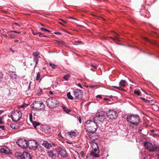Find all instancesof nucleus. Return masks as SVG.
I'll use <instances>...</instances> for the list:
<instances>
[{"label": "nucleus", "instance_id": "f257e3e1", "mask_svg": "<svg viewBox=\"0 0 159 159\" xmlns=\"http://www.w3.org/2000/svg\"><path fill=\"white\" fill-rule=\"evenodd\" d=\"M91 147L92 149L90 154V157L93 158L99 157V150L97 144L94 142H91Z\"/></svg>", "mask_w": 159, "mask_h": 159}, {"label": "nucleus", "instance_id": "f03ea898", "mask_svg": "<svg viewBox=\"0 0 159 159\" xmlns=\"http://www.w3.org/2000/svg\"><path fill=\"white\" fill-rule=\"evenodd\" d=\"M85 125L87 129L93 133H95L98 128V125L94 122V121L88 120L85 124Z\"/></svg>", "mask_w": 159, "mask_h": 159}, {"label": "nucleus", "instance_id": "7ed1b4c3", "mask_svg": "<svg viewBox=\"0 0 159 159\" xmlns=\"http://www.w3.org/2000/svg\"><path fill=\"white\" fill-rule=\"evenodd\" d=\"M46 105L50 108H53L58 106L59 102L56 98L51 97L48 98L46 101Z\"/></svg>", "mask_w": 159, "mask_h": 159}, {"label": "nucleus", "instance_id": "20e7f679", "mask_svg": "<svg viewBox=\"0 0 159 159\" xmlns=\"http://www.w3.org/2000/svg\"><path fill=\"white\" fill-rule=\"evenodd\" d=\"M127 119L131 124L137 125L139 123V117L137 115H132L127 116Z\"/></svg>", "mask_w": 159, "mask_h": 159}, {"label": "nucleus", "instance_id": "39448f33", "mask_svg": "<svg viewBox=\"0 0 159 159\" xmlns=\"http://www.w3.org/2000/svg\"><path fill=\"white\" fill-rule=\"evenodd\" d=\"M22 116L21 111L19 110H16L12 113L11 118L13 121L16 122L18 121Z\"/></svg>", "mask_w": 159, "mask_h": 159}, {"label": "nucleus", "instance_id": "423d86ee", "mask_svg": "<svg viewBox=\"0 0 159 159\" xmlns=\"http://www.w3.org/2000/svg\"><path fill=\"white\" fill-rule=\"evenodd\" d=\"M105 119L106 116L104 115L97 113L93 117V120L95 123L98 124L100 122L103 123Z\"/></svg>", "mask_w": 159, "mask_h": 159}, {"label": "nucleus", "instance_id": "0eeeda50", "mask_svg": "<svg viewBox=\"0 0 159 159\" xmlns=\"http://www.w3.org/2000/svg\"><path fill=\"white\" fill-rule=\"evenodd\" d=\"M73 93L76 99L81 100L82 99L83 92L81 90L78 89H74Z\"/></svg>", "mask_w": 159, "mask_h": 159}, {"label": "nucleus", "instance_id": "6e6552de", "mask_svg": "<svg viewBox=\"0 0 159 159\" xmlns=\"http://www.w3.org/2000/svg\"><path fill=\"white\" fill-rule=\"evenodd\" d=\"M144 146L150 152H153L156 149H157V147L155 145H153L151 143L148 142H145L144 144Z\"/></svg>", "mask_w": 159, "mask_h": 159}, {"label": "nucleus", "instance_id": "1a4fd4ad", "mask_svg": "<svg viewBox=\"0 0 159 159\" xmlns=\"http://www.w3.org/2000/svg\"><path fill=\"white\" fill-rule=\"evenodd\" d=\"M79 133L76 129L74 130H71L70 131L65 133V135L67 138H75L79 135Z\"/></svg>", "mask_w": 159, "mask_h": 159}, {"label": "nucleus", "instance_id": "9d476101", "mask_svg": "<svg viewBox=\"0 0 159 159\" xmlns=\"http://www.w3.org/2000/svg\"><path fill=\"white\" fill-rule=\"evenodd\" d=\"M33 107L36 110L40 111L42 110L44 107L43 103L40 101H35L33 103Z\"/></svg>", "mask_w": 159, "mask_h": 159}, {"label": "nucleus", "instance_id": "9b49d317", "mask_svg": "<svg viewBox=\"0 0 159 159\" xmlns=\"http://www.w3.org/2000/svg\"><path fill=\"white\" fill-rule=\"evenodd\" d=\"M107 114V117L111 119H115L117 116L116 111L112 110L108 111Z\"/></svg>", "mask_w": 159, "mask_h": 159}, {"label": "nucleus", "instance_id": "f8f14e48", "mask_svg": "<svg viewBox=\"0 0 159 159\" xmlns=\"http://www.w3.org/2000/svg\"><path fill=\"white\" fill-rule=\"evenodd\" d=\"M16 143L19 146L22 148H26L28 146V142L26 140H18Z\"/></svg>", "mask_w": 159, "mask_h": 159}, {"label": "nucleus", "instance_id": "ddd939ff", "mask_svg": "<svg viewBox=\"0 0 159 159\" xmlns=\"http://www.w3.org/2000/svg\"><path fill=\"white\" fill-rule=\"evenodd\" d=\"M38 142L35 140H29L28 142V146L30 148L36 149L38 148Z\"/></svg>", "mask_w": 159, "mask_h": 159}, {"label": "nucleus", "instance_id": "4468645a", "mask_svg": "<svg viewBox=\"0 0 159 159\" xmlns=\"http://www.w3.org/2000/svg\"><path fill=\"white\" fill-rule=\"evenodd\" d=\"M59 152L61 156L64 157H67V154L64 148L59 147L58 148Z\"/></svg>", "mask_w": 159, "mask_h": 159}, {"label": "nucleus", "instance_id": "2eb2a0df", "mask_svg": "<svg viewBox=\"0 0 159 159\" xmlns=\"http://www.w3.org/2000/svg\"><path fill=\"white\" fill-rule=\"evenodd\" d=\"M0 151L1 152L6 154H11V152L9 148L6 146H4L2 148Z\"/></svg>", "mask_w": 159, "mask_h": 159}, {"label": "nucleus", "instance_id": "dca6fc26", "mask_svg": "<svg viewBox=\"0 0 159 159\" xmlns=\"http://www.w3.org/2000/svg\"><path fill=\"white\" fill-rule=\"evenodd\" d=\"M22 157L21 159H32L30 154L27 152H24L22 153Z\"/></svg>", "mask_w": 159, "mask_h": 159}, {"label": "nucleus", "instance_id": "f3484780", "mask_svg": "<svg viewBox=\"0 0 159 159\" xmlns=\"http://www.w3.org/2000/svg\"><path fill=\"white\" fill-rule=\"evenodd\" d=\"M48 155L50 157L54 158L56 156V153L52 150H48L47 152Z\"/></svg>", "mask_w": 159, "mask_h": 159}, {"label": "nucleus", "instance_id": "a211bd4d", "mask_svg": "<svg viewBox=\"0 0 159 159\" xmlns=\"http://www.w3.org/2000/svg\"><path fill=\"white\" fill-rule=\"evenodd\" d=\"M42 145L47 148H49L52 147L51 145L48 142L46 141H44Z\"/></svg>", "mask_w": 159, "mask_h": 159}, {"label": "nucleus", "instance_id": "6ab92c4d", "mask_svg": "<svg viewBox=\"0 0 159 159\" xmlns=\"http://www.w3.org/2000/svg\"><path fill=\"white\" fill-rule=\"evenodd\" d=\"M22 153L20 152H16L14 154L15 156L19 159H21L22 158Z\"/></svg>", "mask_w": 159, "mask_h": 159}, {"label": "nucleus", "instance_id": "aec40b11", "mask_svg": "<svg viewBox=\"0 0 159 159\" xmlns=\"http://www.w3.org/2000/svg\"><path fill=\"white\" fill-rule=\"evenodd\" d=\"M126 81L124 80H121L119 83V84L121 86L124 87L126 85Z\"/></svg>", "mask_w": 159, "mask_h": 159}, {"label": "nucleus", "instance_id": "412c9836", "mask_svg": "<svg viewBox=\"0 0 159 159\" xmlns=\"http://www.w3.org/2000/svg\"><path fill=\"white\" fill-rule=\"evenodd\" d=\"M10 76L13 79H16L17 78V75L16 73L13 72H11L10 74Z\"/></svg>", "mask_w": 159, "mask_h": 159}, {"label": "nucleus", "instance_id": "4be33fe9", "mask_svg": "<svg viewBox=\"0 0 159 159\" xmlns=\"http://www.w3.org/2000/svg\"><path fill=\"white\" fill-rule=\"evenodd\" d=\"M34 59V61L35 62V65L34 66V67H36L37 66L38 61H39V58L37 57H34L33 58Z\"/></svg>", "mask_w": 159, "mask_h": 159}, {"label": "nucleus", "instance_id": "5701e85b", "mask_svg": "<svg viewBox=\"0 0 159 159\" xmlns=\"http://www.w3.org/2000/svg\"><path fill=\"white\" fill-rule=\"evenodd\" d=\"M67 95L68 99L71 100H72L73 99V97L71 95L70 92H68L67 93Z\"/></svg>", "mask_w": 159, "mask_h": 159}, {"label": "nucleus", "instance_id": "b1692460", "mask_svg": "<svg viewBox=\"0 0 159 159\" xmlns=\"http://www.w3.org/2000/svg\"><path fill=\"white\" fill-rule=\"evenodd\" d=\"M42 128L43 129V131H44L45 132H46V131L45 129L50 130V128L48 126H45V125H43L42 127Z\"/></svg>", "mask_w": 159, "mask_h": 159}, {"label": "nucleus", "instance_id": "393cba45", "mask_svg": "<svg viewBox=\"0 0 159 159\" xmlns=\"http://www.w3.org/2000/svg\"><path fill=\"white\" fill-rule=\"evenodd\" d=\"M32 122V124H33V125L34 126L35 128H36V127L37 126H38V125H40V123H39V122H36V121H33V122Z\"/></svg>", "mask_w": 159, "mask_h": 159}, {"label": "nucleus", "instance_id": "a878e982", "mask_svg": "<svg viewBox=\"0 0 159 159\" xmlns=\"http://www.w3.org/2000/svg\"><path fill=\"white\" fill-rule=\"evenodd\" d=\"M16 123H11L10 125V126L12 129H15L16 128Z\"/></svg>", "mask_w": 159, "mask_h": 159}, {"label": "nucleus", "instance_id": "bb28decb", "mask_svg": "<svg viewBox=\"0 0 159 159\" xmlns=\"http://www.w3.org/2000/svg\"><path fill=\"white\" fill-rule=\"evenodd\" d=\"M70 77V75L69 74H67L64 76V79L66 80H68Z\"/></svg>", "mask_w": 159, "mask_h": 159}, {"label": "nucleus", "instance_id": "cd10ccee", "mask_svg": "<svg viewBox=\"0 0 159 159\" xmlns=\"http://www.w3.org/2000/svg\"><path fill=\"white\" fill-rule=\"evenodd\" d=\"M49 66L53 69L55 68V67H57V66L55 65L51 62H49Z\"/></svg>", "mask_w": 159, "mask_h": 159}, {"label": "nucleus", "instance_id": "c85d7f7f", "mask_svg": "<svg viewBox=\"0 0 159 159\" xmlns=\"http://www.w3.org/2000/svg\"><path fill=\"white\" fill-rule=\"evenodd\" d=\"M40 73L39 72L38 73H37V76L36 77V80H38L40 79Z\"/></svg>", "mask_w": 159, "mask_h": 159}, {"label": "nucleus", "instance_id": "c756f323", "mask_svg": "<svg viewBox=\"0 0 159 159\" xmlns=\"http://www.w3.org/2000/svg\"><path fill=\"white\" fill-rule=\"evenodd\" d=\"M83 43V42L81 41H77L75 42V44L76 45H77L79 44H82Z\"/></svg>", "mask_w": 159, "mask_h": 159}, {"label": "nucleus", "instance_id": "7c9ffc66", "mask_svg": "<svg viewBox=\"0 0 159 159\" xmlns=\"http://www.w3.org/2000/svg\"><path fill=\"white\" fill-rule=\"evenodd\" d=\"M141 99L143 101L147 103H149L150 102L149 100L146 99L144 98H141Z\"/></svg>", "mask_w": 159, "mask_h": 159}, {"label": "nucleus", "instance_id": "2f4dec72", "mask_svg": "<svg viewBox=\"0 0 159 159\" xmlns=\"http://www.w3.org/2000/svg\"><path fill=\"white\" fill-rule=\"evenodd\" d=\"M29 119L30 120L31 122H33V116L32 113L29 114Z\"/></svg>", "mask_w": 159, "mask_h": 159}, {"label": "nucleus", "instance_id": "473e14b6", "mask_svg": "<svg viewBox=\"0 0 159 159\" xmlns=\"http://www.w3.org/2000/svg\"><path fill=\"white\" fill-rule=\"evenodd\" d=\"M42 92V90L41 89H39L38 90V93H37V94L38 95H40Z\"/></svg>", "mask_w": 159, "mask_h": 159}, {"label": "nucleus", "instance_id": "72a5a7b5", "mask_svg": "<svg viewBox=\"0 0 159 159\" xmlns=\"http://www.w3.org/2000/svg\"><path fill=\"white\" fill-rule=\"evenodd\" d=\"M38 35H39V36L40 37H45L46 36L44 35L42 33H40V32H38Z\"/></svg>", "mask_w": 159, "mask_h": 159}, {"label": "nucleus", "instance_id": "f704fd0d", "mask_svg": "<svg viewBox=\"0 0 159 159\" xmlns=\"http://www.w3.org/2000/svg\"><path fill=\"white\" fill-rule=\"evenodd\" d=\"M9 37L11 39L15 38H16V35L14 34H11L10 35Z\"/></svg>", "mask_w": 159, "mask_h": 159}, {"label": "nucleus", "instance_id": "c9c22d12", "mask_svg": "<svg viewBox=\"0 0 159 159\" xmlns=\"http://www.w3.org/2000/svg\"><path fill=\"white\" fill-rule=\"evenodd\" d=\"M28 106V104H26L24 103L22 105L20 106L19 107V108H21L22 107H27Z\"/></svg>", "mask_w": 159, "mask_h": 159}, {"label": "nucleus", "instance_id": "e433bc0d", "mask_svg": "<svg viewBox=\"0 0 159 159\" xmlns=\"http://www.w3.org/2000/svg\"><path fill=\"white\" fill-rule=\"evenodd\" d=\"M63 109L67 113H68L70 111V110H68V109L65 108V107H63Z\"/></svg>", "mask_w": 159, "mask_h": 159}, {"label": "nucleus", "instance_id": "4c0bfd02", "mask_svg": "<svg viewBox=\"0 0 159 159\" xmlns=\"http://www.w3.org/2000/svg\"><path fill=\"white\" fill-rule=\"evenodd\" d=\"M41 30L42 31H44L45 32H50V31L49 30L46 29L43 27H42L41 28Z\"/></svg>", "mask_w": 159, "mask_h": 159}, {"label": "nucleus", "instance_id": "58836bf2", "mask_svg": "<svg viewBox=\"0 0 159 159\" xmlns=\"http://www.w3.org/2000/svg\"><path fill=\"white\" fill-rule=\"evenodd\" d=\"M33 54L35 56V57H37L39 55V53L38 52H33Z\"/></svg>", "mask_w": 159, "mask_h": 159}, {"label": "nucleus", "instance_id": "ea45409f", "mask_svg": "<svg viewBox=\"0 0 159 159\" xmlns=\"http://www.w3.org/2000/svg\"><path fill=\"white\" fill-rule=\"evenodd\" d=\"M134 93L135 94H137L138 95H139L140 94V92H139V91L138 90L134 91Z\"/></svg>", "mask_w": 159, "mask_h": 159}, {"label": "nucleus", "instance_id": "a19ab883", "mask_svg": "<svg viewBox=\"0 0 159 159\" xmlns=\"http://www.w3.org/2000/svg\"><path fill=\"white\" fill-rule=\"evenodd\" d=\"M80 155L82 157H84V154L83 151H81L80 153Z\"/></svg>", "mask_w": 159, "mask_h": 159}, {"label": "nucleus", "instance_id": "79ce46f5", "mask_svg": "<svg viewBox=\"0 0 159 159\" xmlns=\"http://www.w3.org/2000/svg\"><path fill=\"white\" fill-rule=\"evenodd\" d=\"M9 32H13V33H18V34H19V33H20V32H18L16 31H7V33H9Z\"/></svg>", "mask_w": 159, "mask_h": 159}, {"label": "nucleus", "instance_id": "37998d69", "mask_svg": "<svg viewBox=\"0 0 159 159\" xmlns=\"http://www.w3.org/2000/svg\"><path fill=\"white\" fill-rule=\"evenodd\" d=\"M114 87L119 90H120L121 88L120 87L117 86H114Z\"/></svg>", "mask_w": 159, "mask_h": 159}, {"label": "nucleus", "instance_id": "c03bdc74", "mask_svg": "<svg viewBox=\"0 0 159 159\" xmlns=\"http://www.w3.org/2000/svg\"><path fill=\"white\" fill-rule=\"evenodd\" d=\"M90 66L91 67L94 68L95 69H96L97 68V66H96L94 65L93 64H91Z\"/></svg>", "mask_w": 159, "mask_h": 159}, {"label": "nucleus", "instance_id": "a18cd8bd", "mask_svg": "<svg viewBox=\"0 0 159 159\" xmlns=\"http://www.w3.org/2000/svg\"><path fill=\"white\" fill-rule=\"evenodd\" d=\"M77 85L81 89L83 88V87L80 83H78L77 84Z\"/></svg>", "mask_w": 159, "mask_h": 159}, {"label": "nucleus", "instance_id": "49530a36", "mask_svg": "<svg viewBox=\"0 0 159 159\" xmlns=\"http://www.w3.org/2000/svg\"><path fill=\"white\" fill-rule=\"evenodd\" d=\"M54 34H57V35H61V34L60 32H55L54 33Z\"/></svg>", "mask_w": 159, "mask_h": 159}, {"label": "nucleus", "instance_id": "de8ad7c7", "mask_svg": "<svg viewBox=\"0 0 159 159\" xmlns=\"http://www.w3.org/2000/svg\"><path fill=\"white\" fill-rule=\"evenodd\" d=\"M58 43L60 44H63L64 42L63 41H59L58 42Z\"/></svg>", "mask_w": 159, "mask_h": 159}, {"label": "nucleus", "instance_id": "09e8293b", "mask_svg": "<svg viewBox=\"0 0 159 159\" xmlns=\"http://www.w3.org/2000/svg\"><path fill=\"white\" fill-rule=\"evenodd\" d=\"M2 117H0V124H2L3 122L2 120Z\"/></svg>", "mask_w": 159, "mask_h": 159}, {"label": "nucleus", "instance_id": "8fccbe9b", "mask_svg": "<svg viewBox=\"0 0 159 159\" xmlns=\"http://www.w3.org/2000/svg\"><path fill=\"white\" fill-rule=\"evenodd\" d=\"M79 121L80 123L82 122V120L80 117H79Z\"/></svg>", "mask_w": 159, "mask_h": 159}, {"label": "nucleus", "instance_id": "3c124183", "mask_svg": "<svg viewBox=\"0 0 159 159\" xmlns=\"http://www.w3.org/2000/svg\"><path fill=\"white\" fill-rule=\"evenodd\" d=\"M96 97L97 98H100V99L102 98V97L100 95H98Z\"/></svg>", "mask_w": 159, "mask_h": 159}, {"label": "nucleus", "instance_id": "603ef678", "mask_svg": "<svg viewBox=\"0 0 159 159\" xmlns=\"http://www.w3.org/2000/svg\"><path fill=\"white\" fill-rule=\"evenodd\" d=\"M9 50L10 51H11L13 53H14V52L15 51L14 50H13L11 48H10V49H9Z\"/></svg>", "mask_w": 159, "mask_h": 159}, {"label": "nucleus", "instance_id": "864d4df0", "mask_svg": "<svg viewBox=\"0 0 159 159\" xmlns=\"http://www.w3.org/2000/svg\"><path fill=\"white\" fill-rule=\"evenodd\" d=\"M151 135L153 136V137H155V136H157V135L156 134H155L154 133H152L151 134Z\"/></svg>", "mask_w": 159, "mask_h": 159}, {"label": "nucleus", "instance_id": "5fc2aeb1", "mask_svg": "<svg viewBox=\"0 0 159 159\" xmlns=\"http://www.w3.org/2000/svg\"><path fill=\"white\" fill-rule=\"evenodd\" d=\"M69 18H70V19H74V20H77V19H75V18H74L73 17H71V16H69Z\"/></svg>", "mask_w": 159, "mask_h": 159}, {"label": "nucleus", "instance_id": "6e6d98bb", "mask_svg": "<svg viewBox=\"0 0 159 159\" xmlns=\"http://www.w3.org/2000/svg\"><path fill=\"white\" fill-rule=\"evenodd\" d=\"M32 33L34 34V35H38V33H36V32H32Z\"/></svg>", "mask_w": 159, "mask_h": 159}, {"label": "nucleus", "instance_id": "4d7b16f0", "mask_svg": "<svg viewBox=\"0 0 159 159\" xmlns=\"http://www.w3.org/2000/svg\"><path fill=\"white\" fill-rule=\"evenodd\" d=\"M59 20H61L62 21V22H63L64 23H66V22L64 20H63V19H59Z\"/></svg>", "mask_w": 159, "mask_h": 159}, {"label": "nucleus", "instance_id": "13d9d810", "mask_svg": "<svg viewBox=\"0 0 159 159\" xmlns=\"http://www.w3.org/2000/svg\"><path fill=\"white\" fill-rule=\"evenodd\" d=\"M14 24L15 25H17L18 27H20V25H19L18 23H15Z\"/></svg>", "mask_w": 159, "mask_h": 159}, {"label": "nucleus", "instance_id": "bf43d9fd", "mask_svg": "<svg viewBox=\"0 0 159 159\" xmlns=\"http://www.w3.org/2000/svg\"><path fill=\"white\" fill-rule=\"evenodd\" d=\"M58 135L60 136V138H61L62 139L63 138L62 136L61 135V133H59V134H58Z\"/></svg>", "mask_w": 159, "mask_h": 159}, {"label": "nucleus", "instance_id": "052dcab7", "mask_svg": "<svg viewBox=\"0 0 159 159\" xmlns=\"http://www.w3.org/2000/svg\"><path fill=\"white\" fill-rule=\"evenodd\" d=\"M49 93L51 95H52L53 94V92L51 91H50L49 92Z\"/></svg>", "mask_w": 159, "mask_h": 159}, {"label": "nucleus", "instance_id": "680f3d73", "mask_svg": "<svg viewBox=\"0 0 159 159\" xmlns=\"http://www.w3.org/2000/svg\"><path fill=\"white\" fill-rule=\"evenodd\" d=\"M2 36H3V37H4L5 38H7V34H3V35H2Z\"/></svg>", "mask_w": 159, "mask_h": 159}, {"label": "nucleus", "instance_id": "e2e57ef3", "mask_svg": "<svg viewBox=\"0 0 159 159\" xmlns=\"http://www.w3.org/2000/svg\"><path fill=\"white\" fill-rule=\"evenodd\" d=\"M120 90H121L122 91H124V92H125L126 91V90L125 89H124L122 88H121V89H120Z\"/></svg>", "mask_w": 159, "mask_h": 159}, {"label": "nucleus", "instance_id": "0e129e2a", "mask_svg": "<svg viewBox=\"0 0 159 159\" xmlns=\"http://www.w3.org/2000/svg\"><path fill=\"white\" fill-rule=\"evenodd\" d=\"M4 111L3 110H0V115Z\"/></svg>", "mask_w": 159, "mask_h": 159}, {"label": "nucleus", "instance_id": "69168bd1", "mask_svg": "<svg viewBox=\"0 0 159 159\" xmlns=\"http://www.w3.org/2000/svg\"><path fill=\"white\" fill-rule=\"evenodd\" d=\"M77 26L78 27H81V28H82L83 26H82V25H77Z\"/></svg>", "mask_w": 159, "mask_h": 159}, {"label": "nucleus", "instance_id": "338daca9", "mask_svg": "<svg viewBox=\"0 0 159 159\" xmlns=\"http://www.w3.org/2000/svg\"><path fill=\"white\" fill-rule=\"evenodd\" d=\"M66 143H69V144H71L72 143L71 142H69L68 141H66Z\"/></svg>", "mask_w": 159, "mask_h": 159}, {"label": "nucleus", "instance_id": "774afa93", "mask_svg": "<svg viewBox=\"0 0 159 159\" xmlns=\"http://www.w3.org/2000/svg\"><path fill=\"white\" fill-rule=\"evenodd\" d=\"M18 41H19V40L18 39H16L15 40V42H18Z\"/></svg>", "mask_w": 159, "mask_h": 159}]
</instances>
